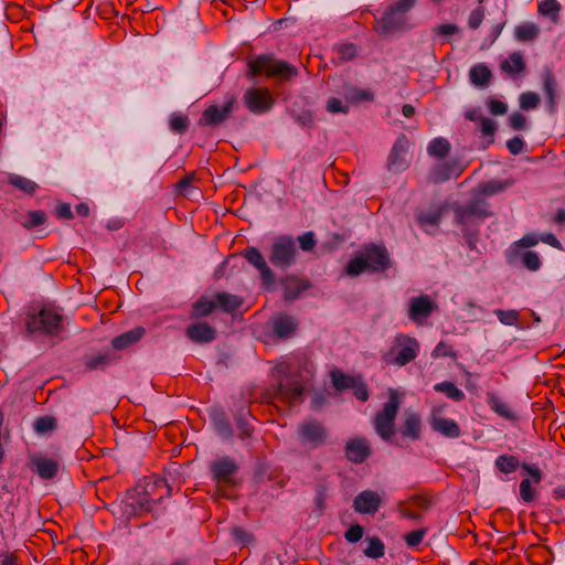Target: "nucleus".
I'll use <instances>...</instances> for the list:
<instances>
[{
    "label": "nucleus",
    "mask_w": 565,
    "mask_h": 565,
    "mask_svg": "<svg viewBox=\"0 0 565 565\" xmlns=\"http://www.w3.org/2000/svg\"><path fill=\"white\" fill-rule=\"evenodd\" d=\"M316 367L306 352L291 353L285 361V402H302L303 393L309 388Z\"/></svg>",
    "instance_id": "f257e3e1"
},
{
    "label": "nucleus",
    "mask_w": 565,
    "mask_h": 565,
    "mask_svg": "<svg viewBox=\"0 0 565 565\" xmlns=\"http://www.w3.org/2000/svg\"><path fill=\"white\" fill-rule=\"evenodd\" d=\"M63 317L53 309L43 308L30 312L25 318L26 332L30 335H58L63 329Z\"/></svg>",
    "instance_id": "f03ea898"
},
{
    "label": "nucleus",
    "mask_w": 565,
    "mask_h": 565,
    "mask_svg": "<svg viewBox=\"0 0 565 565\" xmlns=\"http://www.w3.org/2000/svg\"><path fill=\"white\" fill-rule=\"evenodd\" d=\"M419 350L420 345L416 338L398 333L390 349L383 354V360L387 364L404 366L417 358Z\"/></svg>",
    "instance_id": "7ed1b4c3"
},
{
    "label": "nucleus",
    "mask_w": 565,
    "mask_h": 565,
    "mask_svg": "<svg viewBox=\"0 0 565 565\" xmlns=\"http://www.w3.org/2000/svg\"><path fill=\"white\" fill-rule=\"evenodd\" d=\"M399 405L401 402L397 393L394 390H390L388 401L374 416L373 424L375 431L384 441H391L395 434V419Z\"/></svg>",
    "instance_id": "20e7f679"
},
{
    "label": "nucleus",
    "mask_w": 565,
    "mask_h": 565,
    "mask_svg": "<svg viewBox=\"0 0 565 565\" xmlns=\"http://www.w3.org/2000/svg\"><path fill=\"white\" fill-rule=\"evenodd\" d=\"M416 4V0H397L394 2L376 21L375 31L379 34H386L403 30L405 26V15Z\"/></svg>",
    "instance_id": "39448f33"
},
{
    "label": "nucleus",
    "mask_w": 565,
    "mask_h": 565,
    "mask_svg": "<svg viewBox=\"0 0 565 565\" xmlns=\"http://www.w3.org/2000/svg\"><path fill=\"white\" fill-rule=\"evenodd\" d=\"M297 437L302 446L318 448L328 443L330 435L322 422L308 417L298 425Z\"/></svg>",
    "instance_id": "423d86ee"
},
{
    "label": "nucleus",
    "mask_w": 565,
    "mask_h": 565,
    "mask_svg": "<svg viewBox=\"0 0 565 565\" xmlns=\"http://www.w3.org/2000/svg\"><path fill=\"white\" fill-rule=\"evenodd\" d=\"M28 467L42 480H52L58 475L61 465L56 458L33 452L28 457Z\"/></svg>",
    "instance_id": "0eeeda50"
},
{
    "label": "nucleus",
    "mask_w": 565,
    "mask_h": 565,
    "mask_svg": "<svg viewBox=\"0 0 565 565\" xmlns=\"http://www.w3.org/2000/svg\"><path fill=\"white\" fill-rule=\"evenodd\" d=\"M247 109L254 114L268 111L274 105V98L267 88H248L243 96Z\"/></svg>",
    "instance_id": "6e6552de"
},
{
    "label": "nucleus",
    "mask_w": 565,
    "mask_h": 565,
    "mask_svg": "<svg viewBox=\"0 0 565 565\" xmlns=\"http://www.w3.org/2000/svg\"><path fill=\"white\" fill-rule=\"evenodd\" d=\"M282 73V62L276 60L270 54H263L248 63V76L273 77Z\"/></svg>",
    "instance_id": "1a4fd4ad"
},
{
    "label": "nucleus",
    "mask_w": 565,
    "mask_h": 565,
    "mask_svg": "<svg viewBox=\"0 0 565 565\" xmlns=\"http://www.w3.org/2000/svg\"><path fill=\"white\" fill-rule=\"evenodd\" d=\"M243 255L259 271L263 287L266 290H271L275 287L276 277L260 252L256 247L249 246L244 250Z\"/></svg>",
    "instance_id": "9d476101"
},
{
    "label": "nucleus",
    "mask_w": 565,
    "mask_h": 565,
    "mask_svg": "<svg viewBox=\"0 0 565 565\" xmlns=\"http://www.w3.org/2000/svg\"><path fill=\"white\" fill-rule=\"evenodd\" d=\"M430 505L431 501L427 495L415 494L401 501L397 505V511L405 519L419 521L422 512L427 511Z\"/></svg>",
    "instance_id": "9b49d317"
},
{
    "label": "nucleus",
    "mask_w": 565,
    "mask_h": 565,
    "mask_svg": "<svg viewBox=\"0 0 565 565\" xmlns=\"http://www.w3.org/2000/svg\"><path fill=\"white\" fill-rule=\"evenodd\" d=\"M441 412L443 407L438 406L431 409L429 417L431 429L447 438H458L461 434L460 426L456 420L440 416Z\"/></svg>",
    "instance_id": "f8f14e48"
},
{
    "label": "nucleus",
    "mask_w": 565,
    "mask_h": 565,
    "mask_svg": "<svg viewBox=\"0 0 565 565\" xmlns=\"http://www.w3.org/2000/svg\"><path fill=\"white\" fill-rule=\"evenodd\" d=\"M362 255L366 260L367 269L370 271H384L391 266L387 249L383 246L370 245L365 248Z\"/></svg>",
    "instance_id": "ddd939ff"
},
{
    "label": "nucleus",
    "mask_w": 565,
    "mask_h": 565,
    "mask_svg": "<svg viewBox=\"0 0 565 565\" xmlns=\"http://www.w3.org/2000/svg\"><path fill=\"white\" fill-rule=\"evenodd\" d=\"M435 308L436 303L428 295L413 297L408 303V318L416 323H422L433 313Z\"/></svg>",
    "instance_id": "4468645a"
},
{
    "label": "nucleus",
    "mask_w": 565,
    "mask_h": 565,
    "mask_svg": "<svg viewBox=\"0 0 565 565\" xmlns=\"http://www.w3.org/2000/svg\"><path fill=\"white\" fill-rule=\"evenodd\" d=\"M237 469V463L230 457H223L214 460L210 466L214 480L218 483L225 484L233 483V476L236 473Z\"/></svg>",
    "instance_id": "2eb2a0df"
},
{
    "label": "nucleus",
    "mask_w": 565,
    "mask_h": 565,
    "mask_svg": "<svg viewBox=\"0 0 565 565\" xmlns=\"http://www.w3.org/2000/svg\"><path fill=\"white\" fill-rule=\"evenodd\" d=\"M382 504L381 495L373 490L360 492L353 500V509L361 514H375Z\"/></svg>",
    "instance_id": "dca6fc26"
},
{
    "label": "nucleus",
    "mask_w": 565,
    "mask_h": 565,
    "mask_svg": "<svg viewBox=\"0 0 565 565\" xmlns=\"http://www.w3.org/2000/svg\"><path fill=\"white\" fill-rule=\"evenodd\" d=\"M234 99H230L224 106L216 105L209 106L202 114L199 125L200 126H217L222 124L233 110Z\"/></svg>",
    "instance_id": "f3484780"
},
{
    "label": "nucleus",
    "mask_w": 565,
    "mask_h": 565,
    "mask_svg": "<svg viewBox=\"0 0 565 565\" xmlns=\"http://www.w3.org/2000/svg\"><path fill=\"white\" fill-rule=\"evenodd\" d=\"M462 168L456 161H444L435 164L429 172L428 179L433 183H443L452 178H458Z\"/></svg>",
    "instance_id": "a211bd4d"
},
{
    "label": "nucleus",
    "mask_w": 565,
    "mask_h": 565,
    "mask_svg": "<svg viewBox=\"0 0 565 565\" xmlns=\"http://www.w3.org/2000/svg\"><path fill=\"white\" fill-rule=\"evenodd\" d=\"M370 455V443L365 437H356L347 441L345 456L351 462L362 463Z\"/></svg>",
    "instance_id": "6ab92c4d"
},
{
    "label": "nucleus",
    "mask_w": 565,
    "mask_h": 565,
    "mask_svg": "<svg viewBox=\"0 0 565 565\" xmlns=\"http://www.w3.org/2000/svg\"><path fill=\"white\" fill-rule=\"evenodd\" d=\"M521 468L532 478H525L520 483V497L524 502H532L535 499V491L532 488V481L540 483L542 480V471L535 465L522 463Z\"/></svg>",
    "instance_id": "aec40b11"
},
{
    "label": "nucleus",
    "mask_w": 565,
    "mask_h": 565,
    "mask_svg": "<svg viewBox=\"0 0 565 565\" xmlns=\"http://www.w3.org/2000/svg\"><path fill=\"white\" fill-rule=\"evenodd\" d=\"M422 433V418L418 413L413 411H406L403 417V424L401 427V434L405 438L412 440L420 439Z\"/></svg>",
    "instance_id": "412c9836"
},
{
    "label": "nucleus",
    "mask_w": 565,
    "mask_h": 565,
    "mask_svg": "<svg viewBox=\"0 0 565 565\" xmlns=\"http://www.w3.org/2000/svg\"><path fill=\"white\" fill-rule=\"evenodd\" d=\"M407 139L403 136L396 140L390 154V169L402 171L407 168Z\"/></svg>",
    "instance_id": "4be33fe9"
},
{
    "label": "nucleus",
    "mask_w": 565,
    "mask_h": 565,
    "mask_svg": "<svg viewBox=\"0 0 565 565\" xmlns=\"http://www.w3.org/2000/svg\"><path fill=\"white\" fill-rule=\"evenodd\" d=\"M188 338L193 342L209 343L215 339V330L206 322L192 323L185 331Z\"/></svg>",
    "instance_id": "5701e85b"
},
{
    "label": "nucleus",
    "mask_w": 565,
    "mask_h": 565,
    "mask_svg": "<svg viewBox=\"0 0 565 565\" xmlns=\"http://www.w3.org/2000/svg\"><path fill=\"white\" fill-rule=\"evenodd\" d=\"M500 68L508 75L516 77L524 73L526 64L523 55L520 52H513L501 62Z\"/></svg>",
    "instance_id": "b1692460"
},
{
    "label": "nucleus",
    "mask_w": 565,
    "mask_h": 565,
    "mask_svg": "<svg viewBox=\"0 0 565 565\" xmlns=\"http://www.w3.org/2000/svg\"><path fill=\"white\" fill-rule=\"evenodd\" d=\"M146 330L142 327H136L127 332H124L111 340V345L116 350H124L140 341L145 335Z\"/></svg>",
    "instance_id": "393cba45"
},
{
    "label": "nucleus",
    "mask_w": 565,
    "mask_h": 565,
    "mask_svg": "<svg viewBox=\"0 0 565 565\" xmlns=\"http://www.w3.org/2000/svg\"><path fill=\"white\" fill-rule=\"evenodd\" d=\"M489 213L479 202H470L456 211V217L458 223L466 224L472 216L484 218Z\"/></svg>",
    "instance_id": "a878e982"
},
{
    "label": "nucleus",
    "mask_w": 565,
    "mask_h": 565,
    "mask_svg": "<svg viewBox=\"0 0 565 565\" xmlns=\"http://www.w3.org/2000/svg\"><path fill=\"white\" fill-rule=\"evenodd\" d=\"M214 298L216 299L217 308L227 313L234 312L244 305V299L241 296L226 291L216 292Z\"/></svg>",
    "instance_id": "bb28decb"
},
{
    "label": "nucleus",
    "mask_w": 565,
    "mask_h": 565,
    "mask_svg": "<svg viewBox=\"0 0 565 565\" xmlns=\"http://www.w3.org/2000/svg\"><path fill=\"white\" fill-rule=\"evenodd\" d=\"M540 242V236H537L534 233H530L524 235L519 241L514 242L510 249L508 250V262L514 263L516 260V257L519 256V252H521L522 248H529L536 246Z\"/></svg>",
    "instance_id": "cd10ccee"
},
{
    "label": "nucleus",
    "mask_w": 565,
    "mask_h": 565,
    "mask_svg": "<svg viewBox=\"0 0 565 565\" xmlns=\"http://www.w3.org/2000/svg\"><path fill=\"white\" fill-rule=\"evenodd\" d=\"M443 215V207L438 206L428 212H423L417 215L418 225L427 233L430 227L437 228L440 223V218Z\"/></svg>",
    "instance_id": "c85d7f7f"
},
{
    "label": "nucleus",
    "mask_w": 565,
    "mask_h": 565,
    "mask_svg": "<svg viewBox=\"0 0 565 565\" xmlns=\"http://www.w3.org/2000/svg\"><path fill=\"white\" fill-rule=\"evenodd\" d=\"M359 377H360V375H358V376L348 375L339 369H333L330 372L331 383H332L333 387L339 392H342V391L352 388V386H355V382L358 381Z\"/></svg>",
    "instance_id": "c756f323"
},
{
    "label": "nucleus",
    "mask_w": 565,
    "mask_h": 565,
    "mask_svg": "<svg viewBox=\"0 0 565 565\" xmlns=\"http://www.w3.org/2000/svg\"><path fill=\"white\" fill-rule=\"evenodd\" d=\"M562 4L557 0H542L537 3V13L555 24L559 22Z\"/></svg>",
    "instance_id": "7c9ffc66"
},
{
    "label": "nucleus",
    "mask_w": 565,
    "mask_h": 565,
    "mask_svg": "<svg viewBox=\"0 0 565 565\" xmlns=\"http://www.w3.org/2000/svg\"><path fill=\"white\" fill-rule=\"evenodd\" d=\"M309 287L306 280L297 277H285V300H291L299 297V295Z\"/></svg>",
    "instance_id": "2f4dec72"
},
{
    "label": "nucleus",
    "mask_w": 565,
    "mask_h": 565,
    "mask_svg": "<svg viewBox=\"0 0 565 565\" xmlns=\"http://www.w3.org/2000/svg\"><path fill=\"white\" fill-rule=\"evenodd\" d=\"M543 89L547 97V103L551 111L556 107V78L552 71L546 70L542 76Z\"/></svg>",
    "instance_id": "473e14b6"
},
{
    "label": "nucleus",
    "mask_w": 565,
    "mask_h": 565,
    "mask_svg": "<svg viewBox=\"0 0 565 565\" xmlns=\"http://www.w3.org/2000/svg\"><path fill=\"white\" fill-rule=\"evenodd\" d=\"M469 77L475 86L482 87L489 84L492 73L487 65L479 63L470 68Z\"/></svg>",
    "instance_id": "72a5a7b5"
},
{
    "label": "nucleus",
    "mask_w": 565,
    "mask_h": 565,
    "mask_svg": "<svg viewBox=\"0 0 565 565\" xmlns=\"http://www.w3.org/2000/svg\"><path fill=\"white\" fill-rule=\"evenodd\" d=\"M114 361L109 352L96 353L85 356L84 364L87 371L105 370Z\"/></svg>",
    "instance_id": "f704fd0d"
},
{
    "label": "nucleus",
    "mask_w": 565,
    "mask_h": 565,
    "mask_svg": "<svg viewBox=\"0 0 565 565\" xmlns=\"http://www.w3.org/2000/svg\"><path fill=\"white\" fill-rule=\"evenodd\" d=\"M217 308L216 299L201 297L192 307V316L194 318H202L211 315Z\"/></svg>",
    "instance_id": "c9c22d12"
},
{
    "label": "nucleus",
    "mask_w": 565,
    "mask_h": 565,
    "mask_svg": "<svg viewBox=\"0 0 565 565\" xmlns=\"http://www.w3.org/2000/svg\"><path fill=\"white\" fill-rule=\"evenodd\" d=\"M540 29L535 23H522L514 29V36L518 41L526 42L537 38Z\"/></svg>",
    "instance_id": "e433bc0d"
},
{
    "label": "nucleus",
    "mask_w": 565,
    "mask_h": 565,
    "mask_svg": "<svg viewBox=\"0 0 565 565\" xmlns=\"http://www.w3.org/2000/svg\"><path fill=\"white\" fill-rule=\"evenodd\" d=\"M434 390L436 392L444 393L448 398L455 402H461L466 397L465 393L459 387L448 381L435 384Z\"/></svg>",
    "instance_id": "4c0bfd02"
},
{
    "label": "nucleus",
    "mask_w": 565,
    "mask_h": 565,
    "mask_svg": "<svg viewBox=\"0 0 565 565\" xmlns=\"http://www.w3.org/2000/svg\"><path fill=\"white\" fill-rule=\"evenodd\" d=\"M494 465L499 471L505 475L514 472L521 466L518 457L507 454L500 455Z\"/></svg>",
    "instance_id": "58836bf2"
},
{
    "label": "nucleus",
    "mask_w": 565,
    "mask_h": 565,
    "mask_svg": "<svg viewBox=\"0 0 565 565\" xmlns=\"http://www.w3.org/2000/svg\"><path fill=\"white\" fill-rule=\"evenodd\" d=\"M9 183L29 195H33L38 190V184L34 181L19 174L10 175Z\"/></svg>",
    "instance_id": "ea45409f"
},
{
    "label": "nucleus",
    "mask_w": 565,
    "mask_h": 565,
    "mask_svg": "<svg viewBox=\"0 0 565 565\" xmlns=\"http://www.w3.org/2000/svg\"><path fill=\"white\" fill-rule=\"evenodd\" d=\"M488 404L493 412L507 419H513L514 415L510 406L498 396L490 394L488 396Z\"/></svg>",
    "instance_id": "a19ab883"
},
{
    "label": "nucleus",
    "mask_w": 565,
    "mask_h": 565,
    "mask_svg": "<svg viewBox=\"0 0 565 565\" xmlns=\"http://www.w3.org/2000/svg\"><path fill=\"white\" fill-rule=\"evenodd\" d=\"M520 259L523 267L530 271H537L542 267V260L536 252H519L516 260Z\"/></svg>",
    "instance_id": "79ce46f5"
},
{
    "label": "nucleus",
    "mask_w": 565,
    "mask_h": 565,
    "mask_svg": "<svg viewBox=\"0 0 565 565\" xmlns=\"http://www.w3.org/2000/svg\"><path fill=\"white\" fill-rule=\"evenodd\" d=\"M367 546L364 548L363 553L369 558H380L384 555L385 547L383 542L376 536L366 537Z\"/></svg>",
    "instance_id": "37998d69"
},
{
    "label": "nucleus",
    "mask_w": 565,
    "mask_h": 565,
    "mask_svg": "<svg viewBox=\"0 0 565 565\" xmlns=\"http://www.w3.org/2000/svg\"><path fill=\"white\" fill-rule=\"evenodd\" d=\"M343 96L347 103H359V102H372L374 96L373 93L366 89H360L356 87L345 88Z\"/></svg>",
    "instance_id": "c03bdc74"
},
{
    "label": "nucleus",
    "mask_w": 565,
    "mask_h": 565,
    "mask_svg": "<svg viewBox=\"0 0 565 565\" xmlns=\"http://www.w3.org/2000/svg\"><path fill=\"white\" fill-rule=\"evenodd\" d=\"M56 426V418L50 415L38 417L33 424V428L39 435L52 433Z\"/></svg>",
    "instance_id": "a18cd8bd"
},
{
    "label": "nucleus",
    "mask_w": 565,
    "mask_h": 565,
    "mask_svg": "<svg viewBox=\"0 0 565 565\" xmlns=\"http://www.w3.org/2000/svg\"><path fill=\"white\" fill-rule=\"evenodd\" d=\"M428 153L434 157H446L450 150V143L445 138H435L428 145Z\"/></svg>",
    "instance_id": "49530a36"
},
{
    "label": "nucleus",
    "mask_w": 565,
    "mask_h": 565,
    "mask_svg": "<svg viewBox=\"0 0 565 565\" xmlns=\"http://www.w3.org/2000/svg\"><path fill=\"white\" fill-rule=\"evenodd\" d=\"M46 222V214L44 211L36 210V211H30L25 220L22 222V226L24 228L31 230L38 226L43 225Z\"/></svg>",
    "instance_id": "de8ad7c7"
},
{
    "label": "nucleus",
    "mask_w": 565,
    "mask_h": 565,
    "mask_svg": "<svg viewBox=\"0 0 565 565\" xmlns=\"http://www.w3.org/2000/svg\"><path fill=\"white\" fill-rule=\"evenodd\" d=\"M268 258L273 266L278 268L282 267V237H276L274 239Z\"/></svg>",
    "instance_id": "09e8293b"
},
{
    "label": "nucleus",
    "mask_w": 565,
    "mask_h": 565,
    "mask_svg": "<svg viewBox=\"0 0 565 565\" xmlns=\"http://www.w3.org/2000/svg\"><path fill=\"white\" fill-rule=\"evenodd\" d=\"M369 270L366 260L364 259L363 255L358 256L353 259H351L345 271L349 276H359L361 273Z\"/></svg>",
    "instance_id": "8fccbe9b"
},
{
    "label": "nucleus",
    "mask_w": 565,
    "mask_h": 565,
    "mask_svg": "<svg viewBox=\"0 0 565 565\" xmlns=\"http://www.w3.org/2000/svg\"><path fill=\"white\" fill-rule=\"evenodd\" d=\"M170 129L177 134H183L189 127V118L185 115L174 113L169 120Z\"/></svg>",
    "instance_id": "3c124183"
},
{
    "label": "nucleus",
    "mask_w": 565,
    "mask_h": 565,
    "mask_svg": "<svg viewBox=\"0 0 565 565\" xmlns=\"http://www.w3.org/2000/svg\"><path fill=\"white\" fill-rule=\"evenodd\" d=\"M519 103L524 110L535 109L540 104V96L534 92H525L520 95Z\"/></svg>",
    "instance_id": "603ef678"
},
{
    "label": "nucleus",
    "mask_w": 565,
    "mask_h": 565,
    "mask_svg": "<svg viewBox=\"0 0 565 565\" xmlns=\"http://www.w3.org/2000/svg\"><path fill=\"white\" fill-rule=\"evenodd\" d=\"M479 130L483 137H489L488 143H492L494 141V132L497 130L495 121L491 118L484 117L480 118Z\"/></svg>",
    "instance_id": "864d4df0"
},
{
    "label": "nucleus",
    "mask_w": 565,
    "mask_h": 565,
    "mask_svg": "<svg viewBox=\"0 0 565 565\" xmlns=\"http://www.w3.org/2000/svg\"><path fill=\"white\" fill-rule=\"evenodd\" d=\"M494 315L498 317L499 321L505 326H514L519 321V312L516 310H494Z\"/></svg>",
    "instance_id": "5fc2aeb1"
},
{
    "label": "nucleus",
    "mask_w": 565,
    "mask_h": 565,
    "mask_svg": "<svg viewBox=\"0 0 565 565\" xmlns=\"http://www.w3.org/2000/svg\"><path fill=\"white\" fill-rule=\"evenodd\" d=\"M426 534L427 529L423 527L405 534L404 540L408 547H416L423 542Z\"/></svg>",
    "instance_id": "6e6d98bb"
},
{
    "label": "nucleus",
    "mask_w": 565,
    "mask_h": 565,
    "mask_svg": "<svg viewBox=\"0 0 565 565\" xmlns=\"http://www.w3.org/2000/svg\"><path fill=\"white\" fill-rule=\"evenodd\" d=\"M338 58L341 61H350L358 54V49L352 43L341 44L337 49Z\"/></svg>",
    "instance_id": "4d7b16f0"
},
{
    "label": "nucleus",
    "mask_w": 565,
    "mask_h": 565,
    "mask_svg": "<svg viewBox=\"0 0 565 565\" xmlns=\"http://www.w3.org/2000/svg\"><path fill=\"white\" fill-rule=\"evenodd\" d=\"M433 358H456V352L446 342L440 341L431 352Z\"/></svg>",
    "instance_id": "13d9d810"
},
{
    "label": "nucleus",
    "mask_w": 565,
    "mask_h": 565,
    "mask_svg": "<svg viewBox=\"0 0 565 565\" xmlns=\"http://www.w3.org/2000/svg\"><path fill=\"white\" fill-rule=\"evenodd\" d=\"M484 19V9L482 7H478L471 11L468 19V26L472 30H477Z\"/></svg>",
    "instance_id": "bf43d9fd"
},
{
    "label": "nucleus",
    "mask_w": 565,
    "mask_h": 565,
    "mask_svg": "<svg viewBox=\"0 0 565 565\" xmlns=\"http://www.w3.org/2000/svg\"><path fill=\"white\" fill-rule=\"evenodd\" d=\"M354 396L362 402H366L370 397L367 385L362 381V376L355 382V386H352Z\"/></svg>",
    "instance_id": "052dcab7"
},
{
    "label": "nucleus",
    "mask_w": 565,
    "mask_h": 565,
    "mask_svg": "<svg viewBox=\"0 0 565 565\" xmlns=\"http://www.w3.org/2000/svg\"><path fill=\"white\" fill-rule=\"evenodd\" d=\"M327 110L331 114L343 113L348 114L349 106L344 104L341 99L332 97L327 103Z\"/></svg>",
    "instance_id": "680f3d73"
},
{
    "label": "nucleus",
    "mask_w": 565,
    "mask_h": 565,
    "mask_svg": "<svg viewBox=\"0 0 565 565\" xmlns=\"http://www.w3.org/2000/svg\"><path fill=\"white\" fill-rule=\"evenodd\" d=\"M364 530L360 524L351 525L344 533V539L350 543H356L363 537Z\"/></svg>",
    "instance_id": "e2e57ef3"
},
{
    "label": "nucleus",
    "mask_w": 565,
    "mask_h": 565,
    "mask_svg": "<svg viewBox=\"0 0 565 565\" xmlns=\"http://www.w3.org/2000/svg\"><path fill=\"white\" fill-rule=\"evenodd\" d=\"M526 122H527L526 117L520 111L512 113L509 118L510 127L514 130L525 129Z\"/></svg>",
    "instance_id": "0e129e2a"
},
{
    "label": "nucleus",
    "mask_w": 565,
    "mask_h": 565,
    "mask_svg": "<svg viewBox=\"0 0 565 565\" xmlns=\"http://www.w3.org/2000/svg\"><path fill=\"white\" fill-rule=\"evenodd\" d=\"M487 106L489 111L494 116L504 115L508 110L505 103L494 98L489 99Z\"/></svg>",
    "instance_id": "69168bd1"
},
{
    "label": "nucleus",
    "mask_w": 565,
    "mask_h": 565,
    "mask_svg": "<svg viewBox=\"0 0 565 565\" xmlns=\"http://www.w3.org/2000/svg\"><path fill=\"white\" fill-rule=\"evenodd\" d=\"M300 248L305 252L312 250L316 246V239L312 232H306L298 237Z\"/></svg>",
    "instance_id": "338daca9"
},
{
    "label": "nucleus",
    "mask_w": 565,
    "mask_h": 565,
    "mask_svg": "<svg viewBox=\"0 0 565 565\" xmlns=\"http://www.w3.org/2000/svg\"><path fill=\"white\" fill-rule=\"evenodd\" d=\"M195 179V173L191 172L184 175L181 180L175 183V190L180 194H185L186 190L192 185Z\"/></svg>",
    "instance_id": "774afa93"
}]
</instances>
